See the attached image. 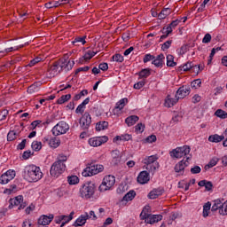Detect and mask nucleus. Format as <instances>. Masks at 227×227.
I'll return each instance as SVG.
<instances>
[{
	"label": "nucleus",
	"mask_w": 227,
	"mask_h": 227,
	"mask_svg": "<svg viewBox=\"0 0 227 227\" xmlns=\"http://www.w3.org/2000/svg\"><path fill=\"white\" fill-rule=\"evenodd\" d=\"M25 175L28 182H38V180H42V176H43L40 167L35 165L26 167Z\"/></svg>",
	"instance_id": "obj_1"
},
{
	"label": "nucleus",
	"mask_w": 227,
	"mask_h": 227,
	"mask_svg": "<svg viewBox=\"0 0 227 227\" xmlns=\"http://www.w3.org/2000/svg\"><path fill=\"white\" fill-rule=\"evenodd\" d=\"M96 189L97 186L95 183L88 181L80 188V195L83 200H90V198H92L93 194H95Z\"/></svg>",
	"instance_id": "obj_2"
},
{
	"label": "nucleus",
	"mask_w": 227,
	"mask_h": 227,
	"mask_svg": "<svg viewBox=\"0 0 227 227\" xmlns=\"http://www.w3.org/2000/svg\"><path fill=\"white\" fill-rule=\"evenodd\" d=\"M114 184H116V177H114V176H111V175L106 176L103 178V181L99 185L98 190L100 191V192H106V191H111V189L114 187Z\"/></svg>",
	"instance_id": "obj_3"
},
{
	"label": "nucleus",
	"mask_w": 227,
	"mask_h": 227,
	"mask_svg": "<svg viewBox=\"0 0 227 227\" xmlns=\"http://www.w3.org/2000/svg\"><path fill=\"white\" fill-rule=\"evenodd\" d=\"M189 153H191V147L188 145L176 147L169 152V155L172 159H182V157H185V155H189Z\"/></svg>",
	"instance_id": "obj_4"
},
{
	"label": "nucleus",
	"mask_w": 227,
	"mask_h": 227,
	"mask_svg": "<svg viewBox=\"0 0 227 227\" xmlns=\"http://www.w3.org/2000/svg\"><path fill=\"white\" fill-rule=\"evenodd\" d=\"M63 68H65V59H59L48 67L47 72L54 77V75H58Z\"/></svg>",
	"instance_id": "obj_5"
},
{
	"label": "nucleus",
	"mask_w": 227,
	"mask_h": 227,
	"mask_svg": "<svg viewBox=\"0 0 227 227\" xmlns=\"http://www.w3.org/2000/svg\"><path fill=\"white\" fill-rule=\"evenodd\" d=\"M157 156L152 155L144 160V163L145 164V168L147 171L151 173H155L157 169H159V162H157Z\"/></svg>",
	"instance_id": "obj_6"
},
{
	"label": "nucleus",
	"mask_w": 227,
	"mask_h": 227,
	"mask_svg": "<svg viewBox=\"0 0 227 227\" xmlns=\"http://www.w3.org/2000/svg\"><path fill=\"white\" fill-rule=\"evenodd\" d=\"M67 169V165L61 161H55L51 168L50 173L54 178H58L59 175H62L63 172Z\"/></svg>",
	"instance_id": "obj_7"
},
{
	"label": "nucleus",
	"mask_w": 227,
	"mask_h": 227,
	"mask_svg": "<svg viewBox=\"0 0 227 227\" xmlns=\"http://www.w3.org/2000/svg\"><path fill=\"white\" fill-rule=\"evenodd\" d=\"M69 129L70 126H68V123L61 121L52 128L51 132L53 136H61L63 134H67Z\"/></svg>",
	"instance_id": "obj_8"
},
{
	"label": "nucleus",
	"mask_w": 227,
	"mask_h": 227,
	"mask_svg": "<svg viewBox=\"0 0 227 227\" xmlns=\"http://www.w3.org/2000/svg\"><path fill=\"white\" fill-rule=\"evenodd\" d=\"M104 171L103 165H90L82 173V176H93V175H98Z\"/></svg>",
	"instance_id": "obj_9"
},
{
	"label": "nucleus",
	"mask_w": 227,
	"mask_h": 227,
	"mask_svg": "<svg viewBox=\"0 0 227 227\" xmlns=\"http://www.w3.org/2000/svg\"><path fill=\"white\" fill-rule=\"evenodd\" d=\"M107 141H109V137L107 136H103V137H90L88 143L90 146H93V148H97L98 146H102V145L107 143Z\"/></svg>",
	"instance_id": "obj_10"
},
{
	"label": "nucleus",
	"mask_w": 227,
	"mask_h": 227,
	"mask_svg": "<svg viewBox=\"0 0 227 227\" xmlns=\"http://www.w3.org/2000/svg\"><path fill=\"white\" fill-rule=\"evenodd\" d=\"M75 212L72 211L69 215H60L55 217L56 224H61V227L65 226L67 223H70L74 219Z\"/></svg>",
	"instance_id": "obj_11"
},
{
	"label": "nucleus",
	"mask_w": 227,
	"mask_h": 227,
	"mask_svg": "<svg viewBox=\"0 0 227 227\" xmlns=\"http://www.w3.org/2000/svg\"><path fill=\"white\" fill-rule=\"evenodd\" d=\"M79 123L83 130H88L91 125V115L90 113L85 112L84 114L81 117Z\"/></svg>",
	"instance_id": "obj_12"
},
{
	"label": "nucleus",
	"mask_w": 227,
	"mask_h": 227,
	"mask_svg": "<svg viewBox=\"0 0 227 227\" xmlns=\"http://www.w3.org/2000/svg\"><path fill=\"white\" fill-rule=\"evenodd\" d=\"M15 170H7L5 173L2 174L0 176V184L2 185H4L8 184L9 182H12L13 178H15Z\"/></svg>",
	"instance_id": "obj_13"
},
{
	"label": "nucleus",
	"mask_w": 227,
	"mask_h": 227,
	"mask_svg": "<svg viewBox=\"0 0 227 227\" xmlns=\"http://www.w3.org/2000/svg\"><path fill=\"white\" fill-rule=\"evenodd\" d=\"M189 166V158H186V160H183L176 164L174 169L176 173H178L179 175H184L185 168Z\"/></svg>",
	"instance_id": "obj_14"
},
{
	"label": "nucleus",
	"mask_w": 227,
	"mask_h": 227,
	"mask_svg": "<svg viewBox=\"0 0 227 227\" xmlns=\"http://www.w3.org/2000/svg\"><path fill=\"white\" fill-rule=\"evenodd\" d=\"M191 93V87L187 85H183L180 87L176 94V98H185Z\"/></svg>",
	"instance_id": "obj_15"
},
{
	"label": "nucleus",
	"mask_w": 227,
	"mask_h": 227,
	"mask_svg": "<svg viewBox=\"0 0 227 227\" xmlns=\"http://www.w3.org/2000/svg\"><path fill=\"white\" fill-rule=\"evenodd\" d=\"M22 200H23L22 195H19L13 199H11L9 202L12 207H19L20 205V207H18V210H22L26 208V204H20L22 203Z\"/></svg>",
	"instance_id": "obj_16"
},
{
	"label": "nucleus",
	"mask_w": 227,
	"mask_h": 227,
	"mask_svg": "<svg viewBox=\"0 0 227 227\" xmlns=\"http://www.w3.org/2000/svg\"><path fill=\"white\" fill-rule=\"evenodd\" d=\"M136 198V192L134 191H129L125 196L120 200V205L121 207H125L129 201H132Z\"/></svg>",
	"instance_id": "obj_17"
},
{
	"label": "nucleus",
	"mask_w": 227,
	"mask_h": 227,
	"mask_svg": "<svg viewBox=\"0 0 227 227\" xmlns=\"http://www.w3.org/2000/svg\"><path fill=\"white\" fill-rule=\"evenodd\" d=\"M52 219H54V215H43L38 219L37 223L41 226H47L48 224H51V223H52Z\"/></svg>",
	"instance_id": "obj_18"
},
{
	"label": "nucleus",
	"mask_w": 227,
	"mask_h": 227,
	"mask_svg": "<svg viewBox=\"0 0 227 227\" xmlns=\"http://www.w3.org/2000/svg\"><path fill=\"white\" fill-rule=\"evenodd\" d=\"M111 156L113 159L112 162L113 164H114V166H118V164L121 162V153H120V151L118 150L112 151Z\"/></svg>",
	"instance_id": "obj_19"
},
{
	"label": "nucleus",
	"mask_w": 227,
	"mask_h": 227,
	"mask_svg": "<svg viewBox=\"0 0 227 227\" xmlns=\"http://www.w3.org/2000/svg\"><path fill=\"white\" fill-rule=\"evenodd\" d=\"M138 184H148L150 182V174L146 171H142L137 176Z\"/></svg>",
	"instance_id": "obj_20"
},
{
	"label": "nucleus",
	"mask_w": 227,
	"mask_h": 227,
	"mask_svg": "<svg viewBox=\"0 0 227 227\" xmlns=\"http://www.w3.org/2000/svg\"><path fill=\"white\" fill-rule=\"evenodd\" d=\"M164 54L160 53L156 58L154 57L153 65H155L158 68L162 67V66L164 65Z\"/></svg>",
	"instance_id": "obj_21"
},
{
	"label": "nucleus",
	"mask_w": 227,
	"mask_h": 227,
	"mask_svg": "<svg viewBox=\"0 0 227 227\" xmlns=\"http://www.w3.org/2000/svg\"><path fill=\"white\" fill-rule=\"evenodd\" d=\"M159 221H162L161 215H149L147 217V224H155V223H159Z\"/></svg>",
	"instance_id": "obj_22"
},
{
	"label": "nucleus",
	"mask_w": 227,
	"mask_h": 227,
	"mask_svg": "<svg viewBox=\"0 0 227 227\" xmlns=\"http://www.w3.org/2000/svg\"><path fill=\"white\" fill-rule=\"evenodd\" d=\"M163 192H164V190L162 189H154L152 192H150L148 196L150 200H157L159 196H162Z\"/></svg>",
	"instance_id": "obj_23"
},
{
	"label": "nucleus",
	"mask_w": 227,
	"mask_h": 227,
	"mask_svg": "<svg viewBox=\"0 0 227 227\" xmlns=\"http://www.w3.org/2000/svg\"><path fill=\"white\" fill-rule=\"evenodd\" d=\"M86 221H88V213L82 215L74 223V226H84L86 224Z\"/></svg>",
	"instance_id": "obj_24"
},
{
	"label": "nucleus",
	"mask_w": 227,
	"mask_h": 227,
	"mask_svg": "<svg viewBox=\"0 0 227 227\" xmlns=\"http://www.w3.org/2000/svg\"><path fill=\"white\" fill-rule=\"evenodd\" d=\"M137 121H139V117L137 115H130L125 120V123H127L128 127L136 125Z\"/></svg>",
	"instance_id": "obj_25"
},
{
	"label": "nucleus",
	"mask_w": 227,
	"mask_h": 227,
	"mask_svg": "<svg viewBox=\"0 0 227 227\" xmlns=\"http://www.w3.org/2000/svg\"><path fill=\"white\" fill-rule=\"evenodd\" d=\"M176 102H178V98H172L171 96L168 95L165 99V107H173Z\"/></svg>",
	"instance_id": "obj_26"
},
{
	"label": "nucleus",
	"mask_w": 227,
	"mask_h": 227,
	"mask_svg": "<svg viewBox=\"0 0 227 227\" xmlns=\"http://www.w3.org/2000/svg\"><path fill=\"white\" fill-rule=\"evenodd\" d=\"M208 141L210 143H221V141H224V135L219 136L217 134L211 135L208 137Z\"/></svg>",
	"instance_id": "obj_27"
},
{
	"label": "nucleus",
	"mask_w": 227,
	"mask_h": 227,
	"mask_svg": "<svg viewBox=\"0 0 227 227\" xmlns=\"http://www.w3.org/2000/svg\"><path fill=\"white\" fill-rule=\"evenodd\" d=\"M198 185L200 187H205L206 191H212V188L214 187V184H212V182L207 181V180L200 181Z\"/></svg>",
	"instance_id": "obj_28"
},
{
	"label": "nucleus",
	"mask_w": 227,
	"mask_h": 227,
	"mask_svg": "<svg viewBox=\"0 0 227 227\" xmlns=\"http://www.w3.org/2000/svg\"><path fill=\"white\" fill-rule=\"evenodd\" d=\"M109 127V122L103 121H99L96 124L97 132H100V130H106Z\"/></svg>",
	"instance_id": "obj_29"
},
{
	"label": "nucleus",
	"mask_w": 227,
	"mask_h": 227,
	"mask_svg": "<svg viewBox=\"0 0 227 227\" xmlns=\"http://www.w3.org/2000/svg\"><path fill=\"white\" fill-rule=\"evenodd\" d=\"M129 104V98H121L119 102L116 103L115 109H119V111H121L123 107H125L126 105Z\"/></svg>",
	"instance_id": "obj_30"
},
{
	"label": "nucleus",
	"mask_w": 227,
	"mask_h": 227,
	"mask_svg": "<svg viewBox=\"0 0 227 227\" xmlns=\"http://www.w3.org/2000/svg\"><path fill=\"white\" fill-rule=\"evenodd\" d=\"M85 45L86 43V35L85 36H78L75 37L74 40L73 41V45H75L76 47H79V45Z\"/></svg>",
	"instance_id": "obj_31"
},
{
	"label": "nucleus",
	"mask_w": 227,
	"mask_h": 227,
	"mask_svg": "<svg viewBox=\"0 0 227 227\" xmlns=\"http://www.w3.org/2000/svg\"><path fill=\"white\" fill-rule=\"evenodd\" d=\"M49 145H50L51 148H58V146H59V145H61V141L59 140V138L54 137L50 139Z\"/></svg>",
	"instance_id": "obj_32"
},
{
	"label": "nucleus",
	"mask_w": 227,
	"mask_h": 227,
	"mask_svg": "<svg viewBox=\"0 0 227 227\" xmlns=\"http://www.w3.org/2000/svg\"><path fill=\"white\" fill-rule=\"evenodd\" d=\"M170 13H171V9H169V8L163 9L158 14V18L160 19V20H162V19H166V17H168V15H169Z\"/></svg>",
	"instance_id": "obj_33"
},
{
	"label": "nucleus",
	"mask_w": 227,
	"mask_h": 227,
	"mask_svg": "<svg viewBox=\"0 0 227 227\" xmlns=\"http://www.w3.org/2000/svg\"><path fill=\"white\" fill-rule=\"evenodd\" d=\"M72 98V95L67 94V95H62L58 100L57 104H65V102H68Z\"/></svg>",
	"instance_id": "obj_34"
},
{
	"label": "nucleus",
	"mask_w": 227,
	"mask_h": 227,
	"mask_svg": "<svg viewBox=\"0 0 227 227\" xmlns=\"http://www.w3.org/2000/svg\"><path fill=\"white\" fill-rule=\"evenodd\" d=\"M152 72L150 71V69H142L139 73V78L140 79H146V77H150Z\"/></svg>",
	"instance_id": "obj_35"
},
{
	"label": "nucleus",
	"mask_w": 227,
	"mask_h": 227,
	"mask_svg": "<svg viewBox=\"0 0 227 227\" xmlns=\"http://www.w3.org/2000/svg\"><path fill=\"white\" fill-rule=\"evenodd\" d=\"M95 54H97V51L89 50L88 51L85 52L83 56L84 61H90V59H91V58H93Z\"/></svg>",
	"instance_id": "obj_36"
},
{
	"label": "nucleus",
	"mask_w": 227,
	"mask_h": 227,
	"mask_svg": "<svg viewBox=\"0 0 227 227\" xmlns=\"http://www.w3.org/2000/svg\"><path fill=\"white\" fill-rule=\"evenodd\" d=\"M212 207V204L210 202H207L203 206V217H208V214H210V207Z\"/></svg>",
	"instance_id": "obj_37"
},
{
	"label": "nucleus",
	"mask_w": 227,
	"mask_h": 227,
	"mask_svg": "<svg viewBox=\"0 0 227 227\" xmlns=\"http://www.w3.org/2000/svg\"><path fill=\"white\" fill-rule=\"evenodd\" d=\"M69 185H77L79 184V177L77 176H71L67 177Z\"/></svg>",
	"instance_id": "obj_38"
},
{
	"label": "nucleus",
	"mask_w": 227,
	"mask_h": 227,
	"mask_svg": "<svg viewBox=\"0 0 227 227\" xmlns=\"http://www.w3.org/2000/svg\"><path fill=\"white\" fill-rule=\"evenodd\" d=\"M18 136H19V133L15 132V130H11L7 134V141H15Z\"/></svg>",
	"instance_id": "obj_39"
},
{
	"label": "nucleus",
	"mask_w": 227,
	"mask_h": 227,
	"mask_svg": "<svg viewBox=\"0 0 227 227\" xmlns=\"http://www.w3.org/2000/svg\"><path fill=\"white\" fill-rule=\"evenodd\" d=\"M167 67H176V62H175V57L173 55L167 56Z\"/></svg>",
	"instance_id": "obj_40"
},
{
	"label": "nucleus",
	"mask_w": 227,
	"mask_h": 227,
	"mask_svg": "<svg viewBox=\"0 0 227 227\" xmlns=\"http://www.w3.org/2000/svg\"><path fill=\"white\" fill-rule=\"evenodd\" d=\"M64 58H67V56H65ZM65 61V66L64 68H66L67 70H72V68H74V65H75V62L74 60H69L68 62H67V59H62Z\"/></svg>",
	"instance_id": "obj_41"
},
{
	"label": "nucleus",
	"mask_w": 227,
	"mask_h": 227,
	"mask_svg": "<svg viewBox=\"0 0 227 227\" xmlns=\"http://www.w3.org/2000/svg\"><path fill=\"white\" fill-rule=\"evenodd\" d=\"M215 114L218 118H222V120H226L227 118V113L224 112V110L218 109L215 111Z\"/></svg>",
	"instance_id": "obj_42"
},
{
	"label": "nucleus",
	"mask_w": 227,
	"mask_h": 227,
	"mask_svg": "<svg viewBox=\"0 0 227 227\" xmlns=\"http://www.w3.org/2000/svg\"><path fill=\"white\" fill-rule=\"evenodd\" d=\"M217 162H219L218 158H213L207 165L205 166V169H210V168H214V166L217 165Z\"/></svg>",
	"instance_id": "obj_43"
},
{
	"label": "nucleus",
	"mask_w": 227,
	"mask_h": 227,
	"mask_svg": "<svg viewBox=\"0 0 227 227\" xmlns=\"http://www.w3.org/2000/svg\"><path fill=\"white\" fill-rule=\"evenodd\" d=\"M32 149L35 151V152H40L42 150V142H39V141H34L32 143Z\"/></svg>",
	"instance_id": "obj_44"
},
{
	"label": "nucleus",
	"mask_w": 227,
	"mask_h": 227,
	"mask_svg": "<svg viewBox=\"0 0 227 227\" xmlns=\"http://www.w3.org/2000/svg\"><path fill=\"white\" fill-rule=\"evenodd\" d=\"M113 61H116V63H123V57L120 53H116L112 58Z\"/></svg>",
	"instance_id": "obj_45"
},
{
	"label": "nucleus",
	"mask_w": 227,
	"mask_h": 227,
	"mask_svg": "<svg viewBox=\"0 0 227 227\" xmlns=\"http://www.w3.org/2000/svg\"><path fill=\"white\" fill-rule=\"evenodd\" d=\"M190 72L191 74H196V75H198L201 72V67L198 65L192 64V67Z\"/></svg>",
	"instance_id": "obj_46"
},
{
	"label": "nucleus",
	"mask_w": 227,
	"mask_h": 227,
	"mask_svg": "<svg viewBox=\"0 0 227 227\" xmlns=\"http://www.w3.org/2000/svg\"><path fill=\"white\" fill-rule=\"evenodd\" d=\"M148 217H150V214L146 213V209H143L140 214V219H142V221H145L146 223L148 220Z\"/></svg>",
	"instance_id": "obj_47"
},
{
	"label": "nucleus",
	"mask_w": 227,
	"mask_h": 227,
	"mask_svg": "<svg viewBox=\"0 0 227 227\" xmlns=\"http://www.w3.org/2000/svg\"><path fill=\"white\" fill-rule=\"evenodd\" d=\"M191 86H192V88L198 90V88H200V86H201V80H200V79L194 80L193 82H192Z\"/></svg>",
	"instance_id": "obj_48"
},
{
	"label": "nucleus",
	"mask_w": 227,
	"mask_h": 227,
	"mask_svg": "<svg viewBox=\"0 0 227 227\" xmlns=\"http://www.w3.org/2000/svg\"><path fill=\"white\" fill-rule=\"evenodd\" d=\"M193 64L194 63H192V62H187L186 64H184L183 66L184 72H191Z\"/></svg>",
	"instance_id": "obj_49"
},
{
	"label": "nucleus",
	"mask_w": 227,
	"mask_h": 227,
	"mask_svg": "<svg viewBox=\"0 0 227 227\" xmlns=\"http://www.w3.org/2000/svg\"><path fill=\"white\" fill-rule=\"evenodd\" d=\"M17 191V186L15 184H12L9 188L4 190L5 194H12V192H15Z\"/></svg>",
	"instance_id": "obj_50"
},
{
	"label": "nucleus",
	"mask_w": 227,
	"mask_h": 227,
	"mask_svg": "<svg viewBox=\"0 0 227 227\" xmlns=\"http://www.w3.org/2000/svg\"><path fill=\"white\" fill-rule=\"evenodd\" d=\"M171 43H173V40H168L167 42H165L162 45H161V49L163 51H168V49H169L171 47Z\"/></svg>",
	"instance_id": "obj_51"
},
{
	"label": "nucleus",
	"mask_w": 227,
	"mask_h": 227,
	"mask_svg": "<svg viewBox=\"0 0 227 227\" xmlns=\"http://www.w3.org/2000/svg\"><path fill=\"white\" fill-rule=\"evenodd\" d=\"M8 113V110L6 109L0 111V121H3V120H6Z\"/></svg>",
	"instance_id": "obj_52"
},
{
	"label": "nucleus",
	"mask_w": 227,
	"mask_h": 227,
	"mask_svg": "<svg viewBox=\"0 0 227 227\" xmlns=\"http://www.w3.org/2000/svg\"><path fill=\"white\" fill-rule=\"evenodd\" d=\"M38 90V86L34 83L27 88V93L33 94Z\"/></svg>",
	"instance_id": "obj_53"
},
{
	"label": "nucleus",
	"mask_w": 227,
	"mask_h": 227,
	"mask_svg": "<svg viewBox=\"0 0 227 227\" xmlns=\"http://www.w3.org/2000/svg\"><path fill=\"white\" fill-rule=\"evenodd\" d=\"M211 41H212V35L209 33H207L203 37L202 43H210Z\"/></svg>",
	"instance_id": "obj_54"
},
{
	"label": "nucleus",
	"mask_w": 227,
	"mask_h": 227,
	"mask_svg": "<svg viewBox=\"0 0 227 227\" xmlns=\"http://www.w3.org/2000/svg\"><path fill=\"white\" fill-rule=\"evenodd\" d=\"M85 106L84 105H82V104H80L78 106H77V108H76V110H75V113H76V114H82L83 113H84V109H85Z\"/></svg>",
	"instance_id": "obj_55"
},
{
	"label": "nucleus",
	"mask_w": 227,
	"mask_h": 227,
	"mask_svg": "<svg viewBox=\"0 0 227 227\" xmlns=\"http://www.w3.org/2000/svg\"><path fill=\"white\" fill-rule=\"evenodd\" d=\"M145 84H146V82H145V80L138 82L137 83L134 84V89L135 90H141V88H143V86H145Z\"/></svg>",
	"instance_id": "obj_56"
},
{
	"label": "nucleus",
	"mask_w": 227,
	"mask_h": 227,
	"mask_svg": "<svg viewBox=\"0 0 227 227\" xmlns=\"http://www.w3.org/2000/svg\"><path fill=\"white\" fill-rule=\"evenodd\" d=\"M198 173H201V168H200V166H195L191 168L192 175H198Z\"/></svg>",
	"instance_id": "obj_57"
},
{
	"label": "nucleus",
	"mask_w": 227,
	"mask_h": 227,
	"mask_svg": "<svg viewBox=\"0 0 227 227\" xmlns=\"http://www.w3.org/2000/svg\"><path fill=\"white\" fill-rule=\"evenodd\" d=\"M153 59H155V56L152 54H146L144 57V63H148V61H152Z\"/></svg>",
	"instance_id": "obj_58"
},
{
	"label": "nucleus",
	"mask_w": 227,
	"mask_h": 227,
	"mask_svg": "<svg viewBox=\"0 0 227 227\" xmlns=\"http://www.w3.org/2000/svg\"><path fill=\"white\" fill-rule=\"evenodd\" d=\"M40 61H42V58L36 57L35 59H32L29 62L28 66L29 67H35V65H36V63H40Z\"/></svg>",
	"instance_id": "obj_59"
},
{
	"label": "nucleus",
	"mask_w": 227,
	"mask_h": 227,
	"mask_svg": "<svg viewBox=\"0 0 227 227\" xmlns=\"http://www.w3.org/2000/svg\"><path fill=\"white\" fill-rule=\"evenodd\" d=\"M145 141L146 143H155V141H157V137L155 135H151L146 137Z\"/></svg>",
	"instance_id": "obj_60"
},
{
	"label": "nucleus",
	"mask_w": 227,
	"mask_h": 227,
	"mask_svg": "<svg viewBox=\"0 0 227 227\" xmlns=\"http://www.w3.org/2000/svg\"><path fill=\"white\" fill-rule=\"evenodd\" d=\"M136 130L137 132H144L145 131V124L143 123H138L137 126H136Z\"/></svg>",
	"instance_id": "obj_61"
},
{
	"label": "nucleus",
	"mask_w": 227,
	"mask_h": 227,
	"mask_svg": "<svg viewBox=\"0 0 227 227\" xmlns=\"http://www.w3.org/2000/svg\"><path fill=\"white\" fill-rule=\"evenodd\" d=\"M98 68H99V70H102L103 72H106V70L109 69V66L107 65V63H101V64H99Z\"/></svg>",
	"instance_id": "obj_62"
},
{
	"label": "nucleus",
	"mask_w": 227,
	"mask_h": 227,
	"mask_svg": "<svg viewBox=\"0 0 227 227\" xmlns=\"http://www.w3.org/2000/svg\"><path fill=\"white\" fill-rule=\"evenodd\" d=\"M40 123H42V121L40 120L32 121V123L30 124L32 130H35V129H36L37 126L40 125Z\"/></svg>",
	"instance_id": "obj_63"
},
{
	"label": "nucleus",
	"mask_w": 227,
	"mask_h": 227,
	"mask_svg": "<svg viewBox=\"0 0 227 227\" xmlns=\"http://www.w3.org/2000/svg\"><path fill=\"white\" fill-rule=\"evenodd\" d=\"M22 227H32L31 220H25L22 223Z\"/></svg>",
	"instance_id": "obj_64"
}]
</instances>
